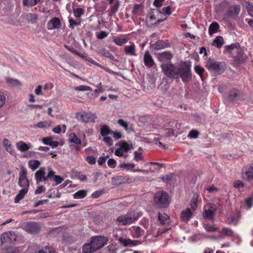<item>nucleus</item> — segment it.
<instances>
[{
    "instance_id": "9b49d317",
    "label": "nucleus",
    "mask_w": 253,
    "mask_h": 253,
    "mask_svg": "<svg viewBox=\"0 0 253 253\" xmlns=\"http://www.w3.org/2000/svg\"><path fill=\"white\" fill-rule=\"evenodd\" d=\"M160 15H161V12L160 10L159 9H156L152 13L149 14L148 18L151 25H156L166 19L165 15L164 16V18H159Z\"/></svg>"
},
{
    "instance_id": "a19ab883",
    "label": "nucleus",
    "mask_w": 253,
    "mask_h": 253,
    "mask_svg": "<svg viewBox=\"0 0 253 253\" xmlns=\"http://www.w3.org/2000/svg\"><path fill=\"white\" fill-rule=\"evenodd\" d=\"M41 0H23V4L26 7H31L37 4Z\"/></svg>"
},
{
    "instance_id": "f8f14e48",
    "label": "nucleus",
    "mask_w": 253,
    "mask_h": 253,
    "mask_svg": "<svg viewBox=\"0 0 253 253\" xmlns=\"http://www.w3.org/2000/svg\"><path fill=\"white\" fill-rule=\"evenodd\" d=\"M35 178L37 184L40 182H44L45 184L49 185V183L47 180L45 176V169L44 168H41L35 172Z\"/></svg>"
},
{
    "instance_id": "4d7b16f0",
    "label": "nucleus",
    "mask_w": 253,
    "mask_h": 253,
    "mask_svg": "<svg viewBox=\"0 0 253 253\" xmlns=\"http://www.w3.org/2000/svg\"><path fill=\"white\" fill-rule=\"evenodd\" d=\"M195 71L200 77L203 80V76L204 72V69L199 65H196L194 68Z\"/></svg>"
},
{
    "instance_id": "3c124183",
    "label": "nucleus",
    "mask_w": 253,
    "mask_h": 253,
    "mask_svg": "<svg viewBox=\"0 0 253 253\" xmlns=\"http://www.w3.org/2000/svg\"><path fill=\"white\" fill-rule=\"evenodd\" d=\"M238 217L236 215H231L228 218V222L229 224L236 225L238 222Z\"/></svg>"
},
{
    "instance_id": "6e6552de",
    "label": "nucleus",
    "mask_w": 253,
    "mask_h": 253,
    "mask_svg": "<svg viewBox=\"0 0 253 253\" xmlns=\"http://www.w3.org/2000/svg\"><path fill=\"white\" fill-rule=\"evenodd\" d=\"M77 118L84 123H95L97 117L95 114L91 112L78 113Z\"/></svg>"
},
{
    "instance_id": "58836bf2",
    "label": "nucleus",
    "mask_w": 253,
    "mask_h": 253,
    "mask_svg": "<svg viewBox=\"0 0 253 253\" xmlns=\"http://www.w3.org/2000/svg\"><path fill=\"white\" fill-rule=\"evenodd\" d=\"M158 218L162 224H166L169 222V218L168 215L164 213H158Z\"/></svg>"
},
{
    "instance_id": "e2e57ef3",
    "label": "nucleus",
    "mask_w": 253,
    "mask_h": 253,
    "mask_svg": "<svg viewBox=\"0 0 253 253\" xmlns=\"http://www.w3.org/2000/svg\"><path fill=\"white\" fill-rule=\"evenodd\" d=\"M69 28L73 29L75 26H77L80 25V23L76 22L72 18L69 19Z\"/></svg>"
},
{
    "instance_id": "2f4dec72",
    "label": "nucleus",
    "mask_w": 253,
    "mask_h": 253,
    "mask_svg": "<svg viewBox=\"0 0 253 253\" xmlns=\"http://www.w3.org/2000/svg\"><path fill=\"white\" fill-rule=\"evenodd\" d=\"M68 140L70 143L78 145L81 144V140L77 136L75 133H71L69 135Z\"/></svg>"
},
{
    "instance_id": "7ed1b4c3",
    "label": "nucleus",
    "mask_w": 253,
    "mask_h": 253,
    "mask_svg": "<svg viewBox=\"0 0 253 253\" xmlns=\"http://www.w3.org/2000/svg\"><path fill=\"white\" fill-rule=\"evenodd\" d=\"M139 218L138 214L134 211H130L125 215L118 216L116 219V222L119 224L126 225L130 224L136 221Z\"/></svg>"
},
{
    "instance_id": "5701e85b",
    "label": "nucleus",
    "mask_w": 253,
    "mask_h": 253,
    "mask_svg": "<svg viewBox=\"0 0 253 253\" xmlns=\"http://www.w3.org/2000/svg\"><path fill=\"white\" fill-rule=\"evenodd\" d=\"M240 97L239 91L234 89L229 92L228 95V99L230 101H235L238 100L240 98Z\"/></svg>"
},
{
    "instance_id": "bb28decb",
    "label": "nucleus",
    "mask_w": 253,
    "mask_h": 253,
    "mask_svg": "<svg viewBox=\"0 0 253 253\" xmlns=\"http://www.w3.org/2000/svg\"><path fill=\"white\" fill-rule=\"evenodd\" d=\"M240 11V7L239 5H235L231 8L230 10L228 13V15L232 18H235L238 15Z\"/></svg>"
},
{
    "instance_id": "0e129e2a",
    "label": "nucleus",
    "mask_w": 253,
    "mask_h": 253,
    "mask_svg": "<svg viewBox=\"0 0 253 253\" xmlns=\"http://www.w3.org/2000/svg\"><path fill=\"white\" fill-rule=\"evenodd\" d=\"M118 123L122 127H123L126 130L128 129V124L127 122L124 121L122 119H120L118 120Z\"/></svg>"
},
{
    "instance_id": "c85d7f7f",
    "label": "nucleus",
    "mask_w": 253,
    "mask_h": 253,
    "mask_svg": "<svg viewBox=\"0 0 253 253\" xmlns=\"http://www.w3.org/2000/svg\"><path fill=\"white\" fill-rule=\"evenodd\" d=\"M3 144L6 150L11 155H14L15 154V151L13 149V146H12L8 139L4 138L3 140Z\"/></svg>"
},
{
    "instance_id": "f704fd0d",
    "label": "nucleus",
    "mask_w": 253,
    "mask_h": 253,
    "mask_svg": "<svg viewBox=\"0 0 253 253\" xmlns=\"http://www.w3.org/2000/svg\"><path fill=\"white\" fill-rule=\"evenodd\" d=\"M66 130L65 125H59L52 128V131L56 134H60L61 132L65 133Z\"/></svg>"
},
{
    "instance_id": "13d9d810",
    "label": "nucleus",
    "mask_w": 253,
    "mask_h": 253,
    "mask_svg": "<svg viewBox=\"0 0 253 253\" xmlns=\"http://www.w3.org/2000/svg\"><path fill=\"white\" fill-rule=\"evenodd\" d=\"M239 46L238 44L233 43L231 45H226L225 48L226 51L231 52L233 50H236Z\"/></svg>"
},
{
    "instance_id": "f257e3e1",
    "label": "nucleus",
    "mask_w": 253,
    "mask_h": 253,
    "mask_svg": "<svg viewBox=\"0 0 253 253\" xmlns=\"http://www.w3.org/2000/svg\"><path fill=\"white\" fill-rule=\"evenodd\" d=\"M190 61L185 62L178 68L176 74L181 78L182 81L185 83H188L192 79V74L191 72Z\"/></svg>"
},
{
    "instance_id": "39448f33",
    "label": "nucleus",
    "mask_w": 253,
    "mask_h": 253,
    "mask_svg": "<svg viewBox=\"0 0 253 253\" xmlns=\"http://www.w3.org/2000/svg\"><path fill=\"white\" fill-rule=\"evenodd\" d=\"M22 229L31 234H38L41 229L39 223L35 221H28L22 224Z\"/></svg>"
},
{
    "instance_id": "c03bdc74",
    "label": "nucleus",
    "mask_w": 253,
    "mask_h": 253,
    "mask_svg": "<svg viewBox=\"0 0 253 253\" xmlns=\"http://www.w3.org/2000/svg\"><path fill=\"white\" fill-rule=\"evenodd\" d=\"M73 13L76 18H80L84 13V10L82 8H73Z\"/></svg>"
},
{
    "instance_id": "f03ea898",
    "label": "nucleus",
    "mask_w": 253,
    "mask_h": 253,
    "mask_svg": "<svg viewBox=\"0 0 253 253\" xmlns=\"http://www.w3.org/2000/svg\"><path fill=\"white\" fill-rule=\"evenodd\" d=\"M154 201L156 207L159 208H167L169 204V197L168 194L163 191L156 193Z\"/></svg>"
},
{
    "instance_id": "052dcab7",
    "label": "nucleus",
    "mask_w": 253,
    "mask_h": 253,
    "mask_svg": "<svg viewBox=\"0 0 253 253\" xmlns=\"http://www.w3.org/2000/svg\"><path fill=\"white\" fill-rule=\"evenodd\" d=\"M109 35L108 32L102 31L96 35V38L99 40H102L107 37Z\"/></svg>"
},
{
    "instance_id": "603ef678",
    "label": "nucleus",
    "mask_w": 253,
    "mask_h": 253,
    "mask_svg": "<svg viewBox=\"0 0 253 253\" xmlns=\"http://www.w3.org/2000/svg\"><path fill=\"white\" fill-rule=\"evenodd\" d=\"M6 80L7 83L11 85L19 86L21 85V83L16 79L7 78L6 79Z\"/></svg>"
},
{
    "instance_id": "37998d69",
    "label": "nucleus",
    "mask_w": 253,
    "mask_h": 253,
    "mask_svg": "<svg viewBox=\"0 0 253 253\" xmlns=\"http://www.w3.org/2000/svg\"><path fill=\"white\" fill-rule=\"evenodd\" d=\"M120 6V3L119 1H117L114 5L111 6L110 10L109 12V16H112L115 14V13L118 10Z\"/></svg>"
},
{
    "instance_id": "680f3d73",
    "label": "nucleus",
    "mask_w": 253,
    "mask_h": 253,
    "mask_svg": "<svg viewBox=\"0 0 253 253\" xmlns=\"http://www.w3.org/2000/svg\"><path fill=\"white\" fill-rule=\"evenodd\" d=\"M199 134V133L198 131L193 129L189 132L188 135V137L190 138H196L198 137Z\"/></svg>"
},
{
    "instance_id": "dca6fc26",
    "label": "nucleus",
    "mask_w": 253,
    "mask_h": 253,
    "mask_svg": "<svg viewBox=\"0 0 253 253\" xmlns=\"http://www.w3.org/2000/svg\"><path fill=\"white\" fill-rule=\"evenodd\" d=\"M61 25L60 19L58 17H54L47 23V27L49 30L58 29L61 27Z\"/></svg>"
},
{
    "instance_id": "0eeeda50",
    "label": "nucleus",
    "mask_w": 253,
    "mask_h": 253,
    "mask_svg": "<svg viewBox=\"0 0 253 253\" xmlns=\"http://www.w3.org/2000/svg\"><path fill=\"white\" fill-rule=\"evenodd\" d=\"M16 238L17 236L14 232L12 231L6 232L1 236L0 246L3 245L4 243L9 244L14 243L16 241Z\"/></svg>"
},
{
    "instance_id": "412c9836",
    "label": "nucleus",
    "mask_w": 253,
    "mask_h": 253,
    "mask_svg": "<svg viewBox=\"0 0 253 253\" xmlns=\"http://www.w3.org/2000/svg\"><path fill=\"white\" fill-rule=\"evenodd\" d=\"M130 233L133 237L138 238L143 235V231L139 226H133L130 228Z\"/></svg>"
},
{
    "instance_id": "423d86ee",
    "label": "nucleus",
    "mask_w": 253,
    "mask_h": 253,
    "mask_svg": "<svg viewBox=\"0 0 253 253\" xmlns=\"http://www.w3.org/2000/svg\"><path fill=\"white\" fill-rule=\"evenodd\" d=\"M108 241V239L107 237L99 236L92 237L90 241L92 246H93L94 251H96L107 244Z\"/></svg>"
},
{
    "instance_id": "f3484780",
    "label": "nucleus",
    "mask_w": 253,
    "mask_h": 253,
    "mask_svg": "<svg viewBox=\"0 0 253 253\" xmlns=\"http://www.w3.org/2000/svg\"><path fill=\"white\" fill-rule=\"evenodd\" d=\"M173 54L169 51H164L158 54V59L161 62H167L171 60Z\"/></svg>"
},
{
    "instance_id": "4c0bfd02",
    "label": "nucleus",
    "mask_w": 253,
    "mask_h": 253,
    "mask_svg": "<svg viewBox=\"0 0 253 253\" xmlns=\"http://www.w3.org/2000/svg\"><path fill=\"white\" fill-rule=\"evenodd\" d=\"M223 44V39L221 36H217L213 40L212 45H216L217 48H220Z\"/></svg>"
},
{
    "instance_id": "2eb2a0df",
    "label": "nucleus",
    "mask_w": 253,
    "mask_h": 253,
    "mask_svg": "<svg viewBox=\"0 0 253 253\" xmlns=\"http://www.w3.org/2000/svg\"><path fill=\"white\" fill-rule=\"evenodd\" d=\"M143 62L145 66L148 68H152L155 65L154 60L148 50H146L144 52Z\"/></svg>"
},
{
    "instance_id": "20e7f679",
    "label": "nucleus",
    "mask_w": 253,
    "mask_h": 253,
    "mask_svg": "<svg viewBox=\"0 0 253 253\" xmlns=\"http://www.w3.org/2000/svg\"><path fill=\"white\" fill-rule=\"evenodd\" d=\"M206 67L214 75L221 74L226 69L224 62H211L210 60L206 62Z\"/></svg>"
},
{
    "instance_id": "09e8293b",
    "label": "nucleus",
    "mask_w": 253,
    "mask_h": 253,
    "mask_svg": "<svg viewBox=\"0 0 253 253\" xmlns=\"http://www.w3.org/2000/svg\"><path fill=\"white\" fill-rule=\"evenodd\" d=\"M49 126V123L47 121H41L38 122L34 126L35 128H46Z\"/></svg>"
},
{
    "instance_id": "a878e982",
    "label": "nucleus",
    "mask_w": 253,
    "mask_h": 253,
    "mask_svg": "<svg viewBox=\"0 0 253 253\" xmlns=\"http://www.w3.org/2000/svg\"><path fill=\"white\" fill-rule=\"evenodd\" d=\"M220 237L222 239L225 238V236L231 237L234 235L233 231L230 228L224 227L219 231Z\"/></svg>"
},
{
    "instance_id": "4468645a",
    "label": "nucleus",
    "mask_w": 253,
    "mask_h": 253,
    "mask_svg": "<svg viewBox=\"0 0 253 253\" xmlns=\"http://www.w3.org/2000/svg\"><path fill=\"white\" fill-rule=\"evenodd\" d=\"M161 67L166 76L170 78H174V65L172 63L169 62L163 63L161 65Z\"/></svg>"
},
{
    "instance_id": "cd10ccee",
    "label": "nucleus",
    "mask_w": 253,
    "mask_h": 253,
    "mask_svg": "<svg viewBox=\"0 0 253 253\" xmlns=\"http://www.w3.org/2000/svg\"><path fill=\"white\" fill-rule=\"evenodd\" d=\"M134 167L135 165L133 163H122L119 165V168L120 169H125L127 170H131L133 172H138L141 171V170L139 169H135L132 170Z\"/></svg>"
},
{
    "instance_id": "c756f323",
    "label": "nucleus",
    "mask_w": 253,
    "mask_h": 253,
    "mask_svg": "<svg viewBox=\"0 0 253 253\" xmlns=\"http://www.w3.org/2000/svg\"><path fill=\"white\" fill-rule=\"evenodd\" d=\"M168 46L169 44L166 43L163 40H159L153 45V47L155 50H160Z\"/></svg>"
},
{
    "instance_id": "ea45409f",
    "label": "nucleus",
    "mask_w": 253,
    "mask_h": 253,
    "mask_svg": "<svg viewBox=\"0 0 253 253\" xmlns=\"http://www.w3.org/2000/svg\"><path fill=\"white\" fill-rule=\"evenodd\" d=\"M41 162L37 160L30 161L28 162V166L31 169L34 171L40 166Z\"/></svg>"
},
{
    "instance_id": "9d476101",
    "label": "nucleus",
    "mask_w": 253,
    "mask_h": 253,
    "mask_svg": "<svg viewBox=\"0 0 253 253\" xmlns=\"http://www.w3.org/2000/svg\"><path fill=\"white\" fill-rule=\"evenodd\" d=\"M112 236L117 239L118 235L115 230L113 232ZM118 240L119 242L123 245V246L126 247H133L138 245L140 242L138 240H131L130 239H126L123 237H119Z\"/></svg>"
},
{
    "instance_id": "6e6d98bb",
    "label": "nucleus",
    "mask_w": 253,
    "mask_h": 253,
    "mask_svg": "<svg viewBox=\"0 0 253 253\" xmlns=\"http://www.w3.org/2000/svg\"><path fill=\"white\" fill-rule=\"evenodd\" d=\"M38 253H55V250L52 247L46 246L40 250Z\"/></svg>"
},
{
    "instance_id": "49530a36",
    "label": "nucleus",
    "mask_w": 253,
    "mask_h": 253,
    "mask_svg": "<svg viewBox=\"0 0 253 253\" xmlns=\"http://www.w3.org/2000/svg\"><path fill=\"white\" fill-rule=\"evenodd\" d=\"M173 177V174L170 173L161 177L162 180L166 184H169Z\"/></svg>"
},
{
    "instance_id": "e433bc0d",
    "label": "nucleus",
    "mask_w": 253,
    "mask_h": 253,
    "mask_svg": "<svg viewBox=\"0 0 253 253\" xmlns=\"http://www.w3.org/2000/svg\"><path fill=\"white\" fill-rule=\"evenodd\" d=\"M219 28V26L217 22L212 23L209 28V33L210 35H212L214 33L217 32Z\"/></svg>"
},
{
    "instance_id": "c9c22d12",
    "label": "nucleus",
    "mask_w": 253,
    "mask_h": 253,
    "mask_svg": "<svg viewBox=\"0 0 253 253\" xmlns=\"http://www.w3.org/2000/svg\"><path fill=\"white\" fill-rule=\"evenodd\" d=\"M82 251L84 253H91L95 252L91 242L90 243L84 244L83 246Z\"/></svg>"
},
{
    "instance_id": "864d4df0",
    "label": "nucleus",
    "mask_w": 253,
    "mask_h": 253,
    "mask_svg": "<svg viewBox=\"0 0 253 253\" xmlns=\"http://www.w3.org/2000/svg\"><path fill=\"white\" fill-rule=\"evenodd\" d=\"M27 171L26 169L23 168L19 172V177L18 181L28 179L27 177Z\"/></svg>"
},
{
    "instance_id": "b1692460",
    "label": "nucleus",
    "mask_w": 253,
    "mask_h": 253,
    "mask_svg": "<svg viewBox=\"0 0 253 253\" xmlns=\"http://www.w3.org/2000/svg\"><path fill=\"white\" fill-rule=\"evenodd\" d=\"M32 146L31 143L26 144L22 141H20L16 143L17 149L21 152H24L28 150Z\"/></svg>"
},
{
    "instance_id": "69168bd1",
    "label": "nucleus",
    "mask_w": 253,
    "mask_h": 253,
    "mask_svg": "<svg viewBox=\"0 0 253 253\" xmlns=\"http://www.w3.org/2000/svg\"><path fill=\"white\" fill-rule=\"evenodd\" d=\"M111 135H112L115 140H118L121 139L123 135L121 132L119 131H113L112 130Z\"/></svg>"
},
{
    "instance_id": "393cba45",
    "label": "nucleus",
    "mask_w": 253,
    "mask_h": 253,
    "mask_svg": "<svg viewBox=\"0 0 253 253\" xmlns=\"http://www.w3.org/2000/svg\"><path fill=\"white\" fill-rule=\"evenodd\" d=\"M126 182V179L123 176H117L112 178V184L115 186H118Z\"/></svg>"
},
{
    "instance_id": "aec40b11",
    "label": "nucleus",
    "mask_w": 253,
    "mask_h": 253,
    "mask_svg": "<svg viewBox=\"0 0 253 253\" xmlns=\"http://www.w3.org/2000/svg\"><path fill=\"white\" fill-rule=\"evenodd\" d=\"M125 52L126 55L136 56L137 55L136 51V46L134 43H131L129 45L125 47Z\"/></svg>"
},
{
    "instance_id": "4be33fe9",
    "label": "nucleus",
    "mask_w": 253,
    "mask_h": 253,
    "mask_svg": "<svg viewBox=\"0 0 253 253\" xmlns=\"http://www.w3.org/2000/svg\"><path fill=\"white\" fill-rule=\"evenodd\" d=\"M193 211L189 208L181 212V219L182 221L187 222L191 218L193 215Z\"/></svg>"
},
{
    "instance_id": "6ab92c4d",
    "label": "nucleus",
    "mask_w": 253,
    "mask_h": 253,
    "mask_svg": "<svg viewBox=\"0 0 253 253\" xmlns=\"http://www.w3.org/2000/svg\"><path fill=\"white\" fill-rule=\"evenodd\" d=\"M128 39L125 35L121 36H115L113 38V42L118 46H122L126 43Z\"/></svg>"
},
{
    "instance_id": "a18cd8bd",
    "label": "nucleus",
    "mask_w": 253,
    "mask_h": 253,
    "mask_svg": "<svg viewBox=\"0 0 253 253\" xmlns=\"http://www.w3.org/2000/svg\"><path fill=\"white\" fill-rule=\"evenodd\" d=\"M18 185L20 187L22 188V189H27V190H28L29 187V180L27 179L18 181Z\"/></svg>"
},
{
    "instance_id": "8fccbe9b",
    "label": "nucleus",
    "mask_w": 253,
    "mask_h": 253,
    "mask_svg": "<svg viewBox=\"0 0 253 253\" xmlns=\"http://www.w3.org/2000/svg\"><path fill=\"white\" fill-rule=\"evenodd\" d=\"M74 89L78 91H91V88L88 86L81 85L75 87Z\"/></svg>"
},
{
    "instance_id": "7c9ffc66",
    "label": "nucleus",
    "mask_w": 253,
    "mask_h": 253,
    "mask_svg": "<svg viewBox=\"0 0 253 253\" xmlns=\"http://www.w3.org/2000/svg\"><path fill=\"white\" fill-rule=\"evenodd\" d=\"M198 199L199 195L195 193L190 202L191 209L192 210L193 212L195 211L197 208Z\"/></svg>"
},
{
    "instance_id": "338daca9",
    "label": "nucleus",
    "mask_w": 253,
    "mask_h": 253,
    "mask_svg": "<svg viewBox=\"0 0 253 253\" xmlns=\"http://www.w3.org/2000/svg\"><path fill=\"white\" fill-rule=\"evenodd\" d=\"M103 140L109 146H112L113 144V140L110 137L107 136H104Z\"/></svg>"
},
{
    "instance_id": "5fc2aeb1",
    "label": "nucleus",
    "mask_w": 253,
    "mask_h": 253,
    "mask_svg": "<svg viewBox=\"0 0 253 253\" xmlns=\"http://www.w3.org/2000/svg\"><path fill=\"white\" fill-rule=\"evenodd\" d=\"M161 16H163L162 18H164V16L165 15L166 17V15H169L171 13V9L170 6H168L166 7H164L162 11H160Z\"/></svg>"
},
{
    "instance_id": "a211bd4d",
    "label": "nucleus",
    "mask_w": 253,
    "mask_h": 253,
    "mask_svg": "<svg viewBox=\"0 0 253 253\" xmlns=\"http://www.w3.org/2000/svg\"><path fill=\"white\" fill-rule=\"evenodd\" d=\"M98 53L100 55L108 58L113 61H118V60L115 58L112 54L107 49L104 47L99 49Z\"/></svg>"
},
{
    "instance_id": "72a5a7b5",
    "label": "nucleus",
    "mask_w": 253,
    "mask_h": 253,
    "mask_svg": "<svg viewBox=\"0 0 253 253\" xmlns=\"http://www.w3.org/2000/svg\"><path fill=\"white\" fill-rule=\"evenodd\" d=\"M112 130H111L109 127L106 125H103L101 126L100 127V134L102 136H105L108 134H111Z\"/></svg>"
},
{
    "instance_id": "1a4fd4ad",
    "label": "nucleus",
    "mask_w": 253,
    "mask_h": 253,
    "mask_svg": "<svg viewBox=\"0 0 253 253\" xmlns=\"http://www.w3.org/2000/svg\"><path fill=\"white\" fill-rule=\"evenodd\" d=\"M242 177L248 182L253 180V163L247 165L243 168Z\"/></svg>"
},
{
    "instance_id": "ddd939ff",
    "label": "nucleus",
    "mask_w": 253,
    "mask_h": 253,
    "mask_svg": "<svg viewBox=\"0 0 253 253\" xmlns=\"http://www.w3.org/2000/svg\"><path fill=\"white\" fill-rule=\"evenodd\" d=\"M217 210L216 205L212 203L207 204L205 206L204 216L210 219H212L215 215Z\"/></svg>"
},
{
    "instance_id": "473e14b6",
    "label": "nucleus",
    "mask_w": 253,
    "mask_h": 253,
    "mask_svg": "<svg viewBox=\"0 0 253 253\" xmlns=\"http://www.w3.org/2000/svg\"><path fill=\"white\" fill-rule=\"evenodd\" d=\"M28 191V190L27 189H22L20 190L14 199V202L15 203H19L24 197Z\"/></svg>"
},
{
    "instance_id": "79ce46f5",
    "label": "nucleus",
    "mask_w": 253,
    "mask_h": 253,
    "mask_svg": "<svg viewBox=\"0 0 253 253\" xmlns=\"http://www.w3.org/2000/svg\"><path fill=\"white\" fill-rule=\"evenodd\" d=\"M86 195V191L85 190H81L76 192L73 195V197L76 199H82Z\"/></svg>"
},
{
    "instance_id": "bf43d9fd",
    "label": "nucleus",
    "mask_w": 253,
    "mask_h": 253,
    "mask_svg": "<svg viewBox=\"0 0 253 253\" xmlns=\"http://www.w3.org/2000/svg\"><path fill=\"white\" fill-rule=\"evenodd\" d=\"M120 147L123 150L124 152H127L129 150L132 149V145H130L126 142L122 143L120 145Z\"/></svg>"
},
{
    "instance_id": "774afa93",
    "label": "nucleus",
    "mask_w": 253,
    "mask_h": 253,
    "mask_svg": "<svg viewBox=\"0 0 253 253\" xmlns=\"http://www.w3.org/2000/svg\"><path fill=\"white\" fill-rule=\"evenodd\" d=\"M247 8L249 15L253 17V5L252 3L248 2L247 5Z\"/></svg>"
},
{
    "instance_id": "de8ad7c7",
    "label": "nucleus",
    "mask_w": 253,
    "mask_h": 253,
    "mask_svg": "<svg viewBox=\"0 0 253 253\" xmlns=\"http://www.w3.org/2000/svg\"><path fill=\"white\" fill-rule=\"evenodd\" d=\"M236 51L237 53V55L234 56L235 59L236 60L241 61L243 59L244 52L243 50L239 46Z\"/></svg>"
}]
</instances>
